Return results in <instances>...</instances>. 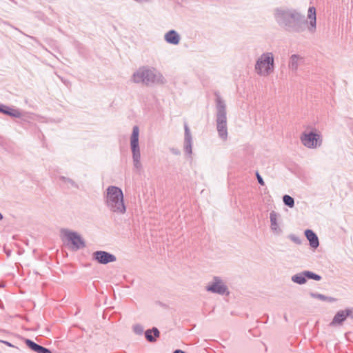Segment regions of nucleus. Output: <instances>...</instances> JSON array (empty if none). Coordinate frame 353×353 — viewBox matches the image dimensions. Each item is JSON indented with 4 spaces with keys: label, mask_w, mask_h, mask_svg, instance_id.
Wrapping results in <instances>:
<instances>
[{
    "label": "nucleus",
    "mask_w": 353,
    "mask_h": 353,
    "mask_svg": "<svg viewBox=\"0 0 353 353\" xmlns=\"http://www.w3.org/2000/svg\"><path fill=\"white\" fill-rule=\"evenodd\" d=\"M349 312V317L353 319V307H347Z\"/></svg>",
    "instance_id": "obj_30"
},
{
    "label": "nucleus",
    "mask_w": 353,
    "mask_h": 353,
    "mask_svg": "<svg viewBox=\"0 0 353 353\" xmlns=\"http://www.w3.org/2000/svg\"><path fill=\"white\" fill-rule=\"evenodd\" d=\"M304 58L299 54H292L289 61L288 67L289 69L294 73H296L298 67L300 64L303 63Z\"/></svg>",
    "instance_id": "obj_16"
},
{
    "label": "nucleus",
    "mask_w": 353,
    "mask_h": 353,
    "mask_svg": "<svg viewBox=\"0 0 353 353\" xmlns=\"http://www.w3.org/2000/svg\"><path fill=\"white\" fill-rule=\"evenodd\" d=\"M305 236L309 241L310 245L312 248H317L319 245V241L316 233L310 229L305 230Z\"/></svg>",
    "instance_id": "obj_18"
},
{
    "label": "nucleus",
    "mask_w": 353,
    "mask_h": 353,
    "mask_svg": "<svg viewBox=\"0 0 353 353\" xmlns=\"http://www.w3.org/2000/svg\"><path fill=\"white\" fill-rule=\"evenodd\" d=\"M1 343L6 344V345L9 346V347H14L15 346L13 345L12 343H10V342L8 341H1Z\"/></svg>",
    "instance_id": "obj_31"
},
{
    "label": "nucleus",
    "mask_w": 353,
    "mask_h": 353,
    "mask_svg": "<svg viewBox=\"0 0 353 353\" xmlns=\"http://www.w3.org/2000/svg\"><path fill=\"white\" fill-rule=\"evenodd\" d=\"M288 237L292 241H293L296 244L299 245L302 242L301 239L294 234H290Z\"/></svg>",
    "instance_id": "obj_27"
},
{
    "label": "nucleus",
    "mask_w": 353,
    "mask_h": 353,
    "mask_svg": "<svg viewBox=\"0 0 353 353\" xmlns=\"http://www.w3.org/2000/svg\"><path fill=\"white\" fill-rule=\"evenodd\" d=\"M3 219V214L0 212V221H1Z\"/></svg>",
    "instance_id": "obj_33"
},
{
    "label": "nucleus",
    "mask_w": 353,
    "mask_h": 353,
    "mask_svg": "<svg viewBox=\"0 0 353 353\" xmlns=\"http://www.w3.org/2000/svg\"><path fill=\"white\" fill-rule=\"evenodd\" d=\"M304 274H305V271L297 273L292 276L291 280L296 284L303 285L307 282L306 276Z\"/></svg>",
    "instance_id": "obj_21"
},
{
    "label": "nucleus",
    "mask_w": 353,
    "mask_h": 353,
    "mask_svg": "<svg viewBox=\"0 0 353 353\" xmlns=\"http://www.w3.org/2000/svg\"><path fill=\"white\" fill-rule=\"evenodd\" d=\"M280 217V214L275 211H272L270 213V228L274 234L280 235L282 233V230L280 228L277 221Z\"/></svg>",
    "instance_id": "obj_14"
},
{
    "label": "nucleus",
    "mask_w": 353,
    "mask_h": 353,
    "mask_svg": "<svg viewBox=\"0 0 353 353\" xmlns=\"http://www.w3.org/2000/svg\"><path fill=\"white\" fill-rule=\"evenodd\" d=\"M274 18L278 26L290 33H301L308 23L304 14L292 8L279 7L274 10Z\"/></svg>",
    "instance_id": "obj_1"
},
{
    "label": "nucleus",
    "mask_w": 353,
    "mask_h": 353,
    "mask_svg": "<svg viewBox=\"0 0 353 353\" xmlns=\"http://www.w3.org/2000/svg\"><path fill=\"white\" fill-rule=\"evenodd\" d=\"M93 259L97 261L100 264H108L111 262H114L117 260L116 256L106 251H96L92 254Z\"/></svg>",
    "instance_id": "obj_10"
},
{
    "label": "nucleus",
    "mask_w": 353,
    "mask_h": 353,
    "mask_svg": "<svg viewBox=\"0 0 353 353\" xmlns=\"http://www.w3.org/2000/svg\"><path fill=\"white\" fill-rule=\"evenodd\" d=\"M162 78V75L154 69L141 67L133 73L132 81L135 83H143L148 86L159 82Z\"/></svg>",
    "instance_id": "obj_4"
},
{
    "label": "nucleus",
    "mask_w": 353,
    "mask_h": 353,
    "mask_svg": "<svg viewBox=\"0 0 353 353\" xmlns=\"http://www.w3.org/2000/svg\"><path fill=\"white\" fill-rule=\"evenodd\" d=\"M144 334L146 340L150 343L155 342L157 339L160 336V332L156 327L146 330Z\"/></svg>",
    "instance_id": "obj_20"
},
{
    "label": "nucleus",
    "mask_w": 353,
    "mask_h": 353,
    "mask_svg": "<svg viewBox=\"0 0 353 353\" xmlns=\"http://www.w3.org/2000/svg\"><path fill=\"white\" fill-rule=\"evenodd\" d=\"M310 296L314 299H318L323 301H327L330 303H334L336 301V299L332 296H327L322 294H319L317 292H310Z\"/></svg>",
    "instance_id": "obj_22"
},
{
    "label": "nucleus",
    "mask_w": 353,
    "mask_h": 353,
    "mask_svg": "<svg viewBox=\"0 0 353 353\" xmlns=\"http://www.w3.org/2000/svg\"><path fill=\"white\" fill-rule=\"evenodd\" d=\"M284 319H285V321H288V318H287L286 315L284 316Z\"/></svg>",
    "instance_id": "obj_34"
},
{
    "label": "nucleus",
    "mask_w": 353,
    "mask_h": 353,
    "mask_svg": "<svg viewBox=\"0 0 353 353\" xmlns=\"http://www.w3.org/2000/svg\"><path fill=\"white\" fill-rule=\"evenodd\" d=\"M105 203L112 212L123 214L126 212L122 190L117 186L110 185L106 189Z\"/></svg>",
    "instance_id": "obj_2"
},
{
    "label": "nucleus",
    "mask_w": 353,
    "mask_h": 353,
    "mask_svg": "<svg viewBox=\"0 0 353 353\" xmlns=\"http://www.w3.org/2000/svg\"><path fill=\"white\" fill-rule=\"evenodd\" d=\"M24 343L28 348L36 353H52L50 349L36 343L31 339H24Z\"/></svg>",
    "instance_id": "obj_13"
},
{
    "label": "nucleus",
    "mask_w": 353,
    "mask_h": 353,
    "mask_svg": "<svg viewBox=\"0 0 353 353\" xmlns=\"http://www.w3.org/2000/svg\"><path fill=\"white\" fill-rule=\"evenodd\" d=\"M133 331L135 334H138V335H141L143 332H144V329H143V327L140 325V324H135L134 326H133Z\"/></svg>",
    "instance_id": "obj_26"
},
{
    "label": "nucleus",
    "mask_w": 353,
    "mask_h": 353,
    "mask_svg": "<svg viewBox=\"0 0 353 353\" xmlns=\"http://www.w3.org/2000/svg\"><path fill=\"white\" fill-rule=\"evenodd\" d=\"M59 179L65 183H69L72 187H73L74 188H77V189L79 188V185L73 179H72L70 178L64 176H61L59 177Z\"/></svg>",
    "instance_id": "obj_25"
},
{
    "label": "nucleus",
    "mask_w": 353,
    "mask_h": 353,
    "mask_svg": "<svg viewBox=\"0 0 353 353\" xmlns=\"http://www.w3.org/2000/svg\"><path fill=\"white\" fill-rule=\"evenodd\" d=\"M254 70L260 76H268L274 70V59L272 52L263 53L256 60Z\"/></svg>",
    "instance_id": "obj_5"
},
{
    "label": "nucleus",
    "mask_w": 353,
    "mask_h": 353,
    "mask_svg": "<svg viewBox=\"0 0 353 353\" xmlns=\"http://www.w3.org/2000/svg\"><path fill=\"white\" fill-rule=\"evenodd\" d=\"M283 202L285 205L292 208L294 206V199L293 197L288 194H285L283 196Z\"/></svg>",
    "instance_id": "obj_23"
},
{
    "label": "nucleus",
    "mask_w": 353,
    "mask_h": 353,
    "mask_svg": "<svg viewBox=\"0 0 353 353\" xmlns=\"http://www.w3.org/2000/svg\"><path fill=\"white\" fill-rule=\"evenodd\" d=\"M164 40L169 44L176 46L180 43L181 37L175 30H170L164 34Z\"/></svg>",
    "instance_id": "obj_15"
},
{
    "label": "nucleus",
    "mask_w": 353,
    "mask_h": 353,
    "mask_svg": "<svg viewBox=\"0 0 353 353\" xmlns=\"http://www.w3.org/2000/svg\"><path fill=\"white\" fill-rule=\"evenodd\" d=\"M349 317L348 308L339 310L330 323V326L342 325L343 322Z\"/></svg>",
    "instance_id": "obj_12"
},
{
    "label": "nucleus",
    "mask_w": 353,
    "mask_h": 353,
    "mask_svg": "<svg viewBox=\"0 0 353 353\" xmlns=\"http://www.w3.org/2000/svg\"><path fill=\"white\" fill-rule=\"evenodd\" d=\"M3 286H4L3 285L0 284V288H2V287H3Z\"/></svg>",
    "instance_id": "obj_35"
},
{
    "label": "nucleus",
    "mask_w": 353,
    "mask_h": 353,
    "mask_svg": "<svg viewBox=\"0 0 353 353\" xmlns=\"http://www.w3.org/2000/svg\"><path fill=\"white\" fill-rule=\"evenodd\" d=\"M305 274L304 275L306 276V279H312L319 281L322 279L319 274H317L312 271L305 270Z\"/></svg>",
    "instance_id": "obj_24"
},
{
    "label": "nucleus",
    "mask_w": 353,
    "mask_h": 353,
    "mask_svg": "<svg viewBox=\"0 0 353 353\" xmlns=\"http://www.w3.org/2000/svg\"><path fill=\"white\" fill-rule=\"evenodd\" d=\"M307 18L310 20L309 26L307 27L308 30L310 32H314L316 30V8L314 7H310L307 12Z\"/></svg>",
    "instance_id": "obj_17"
},
{
    "label": "nucleus",
    "mask_w": 353,
    "mask_h": 353,
    "mask_svg": "<svg viewBox=\"0 0 353 353\" xmlns=\"http://www.w3.org/2000/svg\"><path fill=\"white\" fill-rule=\"evenodd\" d=\"M139 127L134 125L132 129V133L130 137V148L132 153V160L134 166L137 169H141L142 165L141 163V153L139 144Z\"/></svg>",
    "instance_id": "obj_6"
},
{
    "label": "nucleus",
    "mask_w": 353,
    "mask_h": 353,
    "mask_svg": "<svg viewBox=\"0 0 353 353\" xmlns=\"http://www.w3.org/2000/svg\"><path fill=\"white\" fill-rule=\"evenodd\" d=\"M256 176L258 183L261 185H264L265 182H264L262 176L260 175V174L258 172H256Z\"/></svg>",
    "instance_id": "obj_28"
},
{
    "label": "nucleus",
    "mask_w": 353,
    "mask_h": 353,
    "mask_svg": "<svg viewBox=\"0 0 353 353\" xmlns=\"http://www.w3.org/2000/svg\"><path fill=\"white\" fill-rule=\"evenodd\" d=\"M208 292L219 295H229L230 291L225 282L219 276H214L212 281L205 287Z\"/></svg>",
    "instance_id": "obj_8"
},
{
    "label": "nucleus",
    "mask_w": 353,
    "mask_h": 353,
    "mask_svg": "<svg viewBox=\"0 0 353 353\" xmlns=\"http://www.w3.org/2000/svg\"><path fill=\"white\" fill-rule=\"evenodd\" d=\"M301 141L304 146L308 148H316L322 143L321 135L313 131L310 132H303L301 136Z\"/></svg>",
    "instance_id": "obj_9"
},
{
    "label": "nucleus",
    "mask_w": 353,
    "mask_h": 353,
    "mask_svg": "<svg viewBox=\"0 0 353 353\" xmlns=\"http://www.w3.org/2000/svg\"><path fill=\"white\" fill-rule=\"evenodd\" d=\"M61 232L65 240L70 243V248L72 250H79L86 246L84 239L78 232L68 229H62Z\"/></svg>",
    "instance_id": "obj_7"
},
{
    "label": "nucleus",
    "mask_w": 353,
    "mask_h": 353,
    "mask_svg": "<svg viewBox=\"0 0 353 353\" xmlns=\"http://www.w3.org/2000/svg\"><path fill=\"white\" fill-rule=\"evenodd\" d=\"M0 112L14 118H20L22 115L19 110L11 108L3 103H0Z\"/></svg>",
    "instance_id": "obj_19"
},
{
    "label": "nucleus",
    "mask_w": 353,
    "mask_h": 353,
    "mask_svg": "<svg viewBox=\"0 0 353 353\" xmlns=\"http://www.w3.org/2000/svg\"><path fill=\"white\" fill-rule=\"evenodd\" d=\"M184 151L187 154L191 155L192 153V137L186 123L184 125Z\"/></svg>",
    "instance_id": "obj_11"
},
{
    "label": "nucleus",
    "mask_w": 353,
    "mask_h": 353,
    "mask_svg": "<svg viewBox=\"0 0 353 353\" xmlns=\"http://www.w3.org/2000/svg\"><path fill=\"white\" fill-rule=\"evenodd\" d=\"M170 151L172 152V154H173L174 155H180L181 154V151L178 148H171L170 149Z\"/></svg>",
    "instance_id": "obj_29"
},
{
    "label": "nucleus",
    "mask_w": 353,
    "mask_h": 353,
    "mask_svg": "<svg viewBox=\"0 0 353 353\" xmlns=\"http://www.w3.org/2000/svg\"><path fill=\"white\" fill-rule=\"evenodd\" d=\"M216 123L219 137L223 141L228 138L227 110L225 101L216 93Z\"/></svg>",
    "instance_id": "obj_3"
},
{
    "label": "nucleus",
    "mask_w": 353,
    "mask_h": 353,
    "mask_svg": "<svg viewBox=\"0 0 353 353\" xmlns=\"http://www.w3.org/2000/svg\"><path fill=\"white\" fill-rule=\"evenodd\" d=\"M173 353H185L184 351L181 350H176L173 352Z\"/></svg>",
    "instance_id": "obj_32"
}]
</instances>
